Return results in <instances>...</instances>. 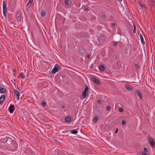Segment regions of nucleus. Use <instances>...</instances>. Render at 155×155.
Segmentation results:
<instances>
[{"mask_svg":"<svg viewBox=\"0 0 155 155\" xmlns=\"http://www.w3.org/2000/svg\"><path fill=\"white\" fill-rule=\"evenodd\" d=\"M3 13L4 16L5 17L7 15V5L5 1H4L3 3Z\"/></svg>","mask_w":155,"mask_h":155,"instance_id":"nucleus-1","label":"nucleus"},{"mask_svg":"<svg viewBox=\"0 0 155 155\" xmlns=\"http://www.w3.org/2000/svg\"><path fill=\"white\" fill-rule=\"evenodd\" d=\"M58 65L57 64H56L54 65V67L52 71V73L53 74H54L58 71Z\"/></svg>","mask_w":155,"mask_h":155,"instance_id":"nucleus-2","label":"nucleus"},{"mask_svg":"<svg viewBox=\"0 0 155 155\" xmlns=\"http://www.w3.org/2000/svg\"><path fill=\"white\" fill-rule=\"evenodd\" d=\"M135 94L139 97L140 100H142L143 98L142 96L140 91L138 90H137L135 91Z\"/></svg>","mask_w":155,"mask_h":155,"instance_id":"nucleus-3","label":"nucleus"},{"mask_svg":"<svg viewBox=\"0 0 155 155\" xmlns=\"http://www.w3.org/2000/svg\"><path fill=\"white\" fill-rule=\"evenodd\" d=\"M14 95L16 97L17 100H19L20 96L19 92L17 90H15L14 91Z\"/></svg>","mask_w":155,"mask_h":155,"instance_id":"nucleus-4","label":"nucleus"},{"mask_svg":"<svg viewBox=\"0 0 155 155\" xmlns=\"http://www.w3.org/2000/svg\"><path fill=\"white\" fill-rule=\"evenodd\" d=\"M91 80L95 84H101V82L99 81L96 79L94 77H92Z\"/></svg>","mask_w":155,"mask_h":155,"instance_id":"nucleus-5","label":"nucleus"},{"mask_svg":"<svg viewBox=\"0 0 155 155\" xmlns=\"http://www.w3.org/2000/svg\"><path fill=\"white\" fill-rule=\"evenodd\" d=\"M16 18L18 21H20L21 19V12H18L16 14Z\"/></svg>","mask_w":155,"mask_h":155,"instance_id":"nucleus-6","label":"nucleus"},{"mask_svg":"<svg viewBox=\"0 0 155 155\" xmlns=\"http://www.w3.org/2000/svg\"><path fill=\"white\" fill-rule=\"evenodd\" d=\"M14 106L13 104H11V105L9 107V112L12 114L14 111Z\"/></svg>","mask_w":155,"mask_h":155,"instance_id":"nucleus-7","label":"nucleus"},{"mask_svg":"<svg viewBox=\"0 0 155 155\" xmlns=\"http://www.w3.org/2000/svg\"><path fill=\"white\" fill-rule=\"evenodd\" d=\"M71 118L70 116H66L65 118V121L66 123H69L71 122Z\"/></svg>","mask_w":155,"mask_h":155,"instance_id":"nucleus-8","label":"nucleus"},{"mask_svg":"<svg viewBox=\"0 0 155 155\" xmlns=\"http://www.w3.org/2000/svg\"><path fill=\"white\" fill-rule=\"evenodd\" d=\"M5 97V95H2L0 97V103L2 104L4 101Z\"/></svg>","mask_w":155,"mask_h":155,"instance_id":"nucleus-9","label":"nucleus"},{"mask_svg":"<svg viewBox=\"0 0 155 155\" xmlns=\"http://www.w3.org/2000/svg\"><path fill=\"white\" fill-rule=\"evenodd\" d=\"M125 87L127 90L129 91H131L133 89L132 87L130 85H126Z\"/></svg>","mask_w":155,"mask_h":155,"instance_id":"nucleus-10","label":"nucleus"},{"mask_svg":"<svg viewBox=\"0 0 155 155\" xmlns=\"http://www.w3.org/2000/svg\"><path fill=\"white\" fill-rule=\"evenodd\" d=\"M140 38L141 41V42L143 44V45H144L145 44V42H144L143 39V36L141 34H140Z\"/></svg>","mask_w":155,"mask_h":155,"instance_id":"nucleus-11","label":"nucleus"},{"mask_svg":"<svg viewBox=\"0 0 155 155\" xmlns=\"http://www.w3.org/2000/svg\"><path fill=\"white\" fill-rule=\"evenodd\" d=\"M99 69L101 71H103L105 70L104 66L103 65H101L99 67Z\"/></svg>","mask_w":155,"mask_h":155,"instance_id":"nucleus-12","label":"nucleus"},{"mask_svg":"<svg viewBox=\"0 0 155 155\" xmlns=\"http://www.w3.org/2000/svg\"><path fill=\"white\" fill-rule=\"evenodd\" d=\"M150 144L153 148H154L155 147V142L153 140H152L150 141Z\"/></svg>","mask_w":155,"mask_h":155,"instance_id":"nucleus-13","label":"nucleus"},{"mask_svg":"<svg viewBox=\"0 0 155 155\" xmlns=\"http://www.w3.org/2000/svg\"><path fill=\"white\" fill-rule=\"evenodd\" d=\"M6 91V89L5 88L1 87L0 88V92L1 93H3Z\"/></svg>","mask_w":155,"mask_h":155,"instance_id":"nucleus-14","label":"nucleus"},{"mask_svg":"<svg viewBox=\"0 0 155 155\" xmlns=\"http://www.w3.org/2000/svg\"><path fill=\"white\" fill-rule=\"evenodd\" d=\"M87 92L85 93L84 92H82V96L83 98H85L87 95Z\"/></svg>","mask_w":155,"mask_h":155,"instance_id":"nucleus-15","label":"nucleus"},{"mask_svg":"<svg viewBox=\"0 0 155 155\" xmlns=\"http://www.w3.org/2000/svg\"><path fill=\"white\" fill-rule=\"evenodd\" d=\"M98 119V117H95L93 119V121L94 122H96L97 121Z\"/></svg>","mask_w":155,"mask_h":155,"instance_id":"nucleus-16","label":"nucleus"},{"mask_svg":"<svg viewBox=\"0 0 155 155\" xmlns=\"http://www.w3.org/2000/svg\"><path fill=\"white\" fill-rule=\"evenodd\" d=\"M78 131L75 130H73L71 132V133L73 134H76L78 133Z\"/></svg>","mask_w":155,"mask_h":155,"instance_id":"nucleus-17","label":"nucleus"},{"mask_svg":"<svg viewBox=\"0 0 155 155\" xmlns=\"http://www.w3.org/2000/svg\"><path fill=\"white\" fill-rule=\"evenodd\" d=\"M138 4L140 7H145V5H144L143 4H142L140 2H138Z\"/></svg>","mask_w":155,"mask_h":155,"instance_id":"nucleus-18","label":"nucleus"},{"mask_svg":"<svg viewBox=\"0 0 155 155\" xmlns=\"http://www.w3.org/2000/svg\"><path fill=\"white\" fill-rule=\"evenodd\" d=\"M69 0H65L64 1V3L67 5H68L69 4Z\"/></svg>","mask_w":155,"mask_h":155,"instance_id":"nucleus-19","label":"nucleus"},{"mask_svg":"<svg viewBox=\"0 0 155 155\" xmlns=\"http://www.w3.org/2000/svg\"><path fill=\"white\" fill-rule=\"evenodd\" d=\"M133 25H134V28L133 32H134V33H136V26L135 25L134 23Z\"/></svg>","mask_w":155,"mask_h":155,"instance_id":"nucleus-20","label":"nucleus"},{"mask_svg":"<svg viewBox=\"0 0 155 155\" xmlns=\"http://www.w3.org/2000/svg\"><path fill=\"white\" fill-rule=\"evenodd\" d=\"M106 18V15H101V18L102 19H104Z\"/></svg>","mask_w":155,"mask_h":155,"instance_id":"nucleus-21","label":"nucleus"},{"mask_svg":"<svg viewBox=\"0 0 155 155\" xmlns=\"http://www.w3.org/2000/svg\"><path fill=\"white\" fill-rule=\"evenodd\" d=\"M20 75L22 79H24L25 77V75L23 73L20 74Z\"/></svg>","mask_w":155,"mask_h":155,"instance_id":"nucleus-22","label":"nucleus"},{"mask_svg":"<svg viewBox=\"0 0 155 155\" xmlns=\"http://www.w3.org/2000/svg\"><path fill=\"white\" fill-rule=\"evenodd\" d=\"M31 5V3H29V2H28V3L27 4V6H26L27 8L28 9L29 8V7H30Z\"/></svg>","mask_w":155,"mask_h":155,"instance_id":"nucleus-23","label":"nucleus"},{"mask_svg":"<svg viewBox=\"0 0 155 155\" xmlns=\"http://www.w3.org/2000/svg\"><path fill=\"white\" fill-rule=\"evenodd\" d=\"M83 10L86 11H88L89 10V9L86 6L84 7Z\"/></svg>","mask_w":155,"mask_h":155,"instance_id":"nucleus-24","label":"nucleus"},{"mask_svg":"<svg viewBox=\"0 0 155 155\" xmlns=\"http://www.w3.org/2000/svg\"><path fill=\"white\" fill-rule=\"evenodd\" d=\"M119 111L121 113L123 112L124 110L123 108L121 107H120L119 109Z\"/></svg>","mask_w":155,"mask_h":155,"instance_id":"nucleus-25","label":"nucleus"},{"mask_svg":"<svg viewBox=\"0 0 155 155\" xmlns=\"http://www.w3.org/2000/svg\"><path fill=\"white\" fill-rule=\"evenodd\" d=\"M46 103L45 102H42L41 103V105L43 107H45L46 105Z\"/></svg>","mask_w":155,"mask_h":155,"instance_id":"nucleus-26","label":"nucleus"},{"mask_svg":"<svg viewBox=\"0 0 155 155\" xmlns=\"http://www.w3.org/2000/svg\"><path fill=\"white\" fill-rule=\"evenodd\" d=\"M41 16L42 17H44L45 16V12H44L42 11L41 13Z\"/></svg>","mask_w":155,"mask_h":155,"instance_id":"nucleus-27","label":"nucleus"},{"mask_svg":"<svg viewBox=\"0 0 155 155\" xmlns=\"http://www.w3.org/2000/svg\"><path fill=\"white\" fill-rule=\"evenodd\" d=\"M135 68L137 69H138V68H139V65H138V64H135Z\"/></svg>","mask_w":155,"mask_h":155,"instance_id":"nucleus-28","label":"nucleus"},{"mask_svg":"<svg viewBox=\"0 0 155 155\" xmlns=\"http://www.w3.org/2000/svg\"><path fill=\"white\" fill-rule=\"evenodd\" d=\"M106 109L107 110H110V106L109 105H108L107 108H106Z\"/></svg>","mask_w":155,"mask_h":155,"instance_id":"nucleus-29","label":"nucleus"},{"mask_svg":"<svg viewBox=\"0 0 155 155\" xmlns=\"http://www.w3.org/2000/svg\"><path fill=\"white\" fill-rule=\"evenodd\" d=\"M126 123V122L124 120H123L122 121V125H125Z\"/></svg>","mask_w":155,"mask_h":155,"instance_id":"nucleus-30","label":"nucleus"},{"mask_svg":"<svg viewBox=\"0 0 155 155\" xmlns=\"http://www.w3.org/2000/svg\"><path fill=\"white\" fill-rule=\"evenodd\" d=\"M143 150L145 152H148V149L147 148H144L143 149Z\"/></svg>","mask_w":155,"mask_h":155,"instance_id":"nucleus-31","label":"nucleus"},{"mask_svg":"<svg viewBox=\"0 0 155 155\" xmlns=\"http://www.w3.org/2000/svg\"><path fill=\"white\" fill-rule=\"evenodd\" d=\"M118 42L114 41L113 42V45L114 46H116L117 45Z\"/></svg>","mask_w":155,"mask_h":155,"instance_id":"nucleus-32","label":"nucleus"},{"mask_svg":"<svg viewBox=\"0 0 155 155\" xmlns=\"http://www.w3.org/2000/svg\"><path fill=\"white\" fill-rule=\"evenodd\" d=\"M88 90H89V87L87 85H86L85 88L84 90L85 91H88Z\"/></svg>","mask_w":155,"mask_h":155,"instance_id":"nucleus-33","label":"nucleus"},{"mask_svg":"<svg viewBox=\"0 0 155 155\" xmlns=\"http://www.w3.org/2000/svg\"><path fill=\"white\" fill-rule=\"evenodd\" d=\"M101 101L100 100H98L97 101V103L99 104H100L101 103Z\"/></svg>","mask_w":155,"mask_h":155,"instance_id":"nucleus-34","label":"nucleus"},{"mask_svg":"<svg viewBox=\"0 0 155 155\" xmlns=\"http://www.w3.org/2000/svg\"><path fill=\"white\" fill-rule=\"evenodd\" d=\"M33 0H29L28 2L29 3H31L33 2Z\"/></svg>","mask_w":155,"mask_h":155,"instance_id":"nucleus-35","label":"nucleus"},{"mask_svg":"<svg viewBox=\"0 0 155 155\" xmlns=\"http://www.w3.org/2000/svg\"><path fill=\"white\" fill-rule=\"evenodd\" d=\"M115 25L114 24V23H111V26L112 27H114V26H115Z\"/></svg>","mask_w":155,"mask_h":155,"instance_id":"nucleus-36","label":"nucleus"},{"mask_svg":"<svg viewBox=\"0 0 155 155\" xmlns=\"http://www.w3.org/2000/svg\"><path fill=\"white\" fill-rule=\"evenodd\" d=\"M90 57V55H87V58L88 59H89Z\"/></svg>","mask_w":155,"mask_h":155,"instance_id":"nucleus-37","label":"nucleus"},{"mask_svg":"<svg viewBox=\"0 0 155 155\" xmlns=\"http://www.w3.org/2000/svg\"><path fill=\"white\" fill-rule=\"evenodd\" d=\"M142 155H147L146 153L144 152H143L142 153Z\"/></svg>","mask_w":155,"mask_h":155,"instance_id":"nucleus-38","label":"nucleus"},{"mask_svg":"<svg viewBox=\"0 0 155 155\" xmlns=\"http://www.w3.org/2000/svg\"><path fill=\"white\" fill-rule=\"evenodd\" d=\"M118 128H117V129H116V131H115V133H117V132H118Z\"/></svg>","mask_w":155,"mask_h":155,"instance_id":"nucleus-39","label":"nucleus"},{"mask_svg":"<svg viewBox=\"0 0 155 155\" xmlns=\"http://www.w3.org/2000/svg\"><path fill=\"white\" fill-rule=\"evenodd\" d=\"M125 54H126V55H127V51H125V53H124Z\"/></svg>","mask_w":155,"mask_h":155,"instance_id":"nucleus-40","label":"nucleus"},{"mask_svg":"<svg viewBox=\"0 0 155 155\" xmlns=\"http://www.w3.org/2000/svg\"><path fill=\"white\" fill-rule=\"evenodd\" d=\"M13 72H15V69H13Z\"/></svg>","mask_w":155,"mask_h":155,"instance_id":"nucleus-41","label":"nucleus"},{"mask_svg":"<svg viewBox=\"0 0 155 155\" xmlns=\"http://www.w3.org/2000/svg\"><path fill=\"white\" fill-rule=\"evenodd\" d=\"M83 92H84L85 93H86V92H87V91H85V90H84V91H83Z\"/></svg>","mask_w":155,"mask_h":155,"instance_id":"nucleus-42","label":"nucleus"},{"mask_svg":"<svg viewBox=\"0 0 155 155\" xmlns=\"http://www.w3.org/2000/svg\"><path fill=\"white\" fill-rule=\"evenodd\" d=\"M64 106H62V108H64Z\"/></svg>","mask_w":155,"mask_h":155,"instance_id":"nucleus-43","label":"nucleus"},{"mask_svg":"<svg viewBox=\"0 0 155 155\" xmlns=\"http://www.w3.org/2000/svg\"><path fill=\"white\" fill-rule=\"evenodd\" d=\"M103 41L105 40V38L104 37H103Z\"/></svg>","mask_w":155,"mask_h":155,"instance_id":"nucleus-44","label":"nucleus"},{"mask_svg":"<svg viewBox=\"0 0 155 155\" xmlns=\"http://www.w3.org/2000/svg\"><path fill=\"white\" fill-rule=\"evenodd\" d=\"M118 1H120V2H121L122 1V0H118Z\"/></svg>","mask_w":155,"mask_h":155,"instance_id":"nucleus-45","label":"nucleus"},{"mask_svg":"<svg viewBox=\"0 0 155 155\" xmlns=\"http://www.w3.org/2000/svg\"><path fill=\"white\" fill-rule=\"evenodd\" d=\"M101 39L100 38H98V41H99L100 40V39Z\"/></svg>","mask_w":155,"mask_h":155,"instance_id":"nucleus-46","label":"nucleus"}]
</instances>
